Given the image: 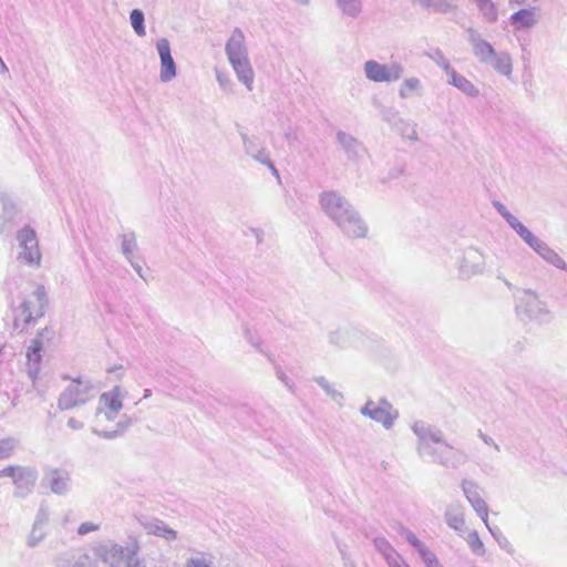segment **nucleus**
Returning <instances> with one entry per match:
<instances>
[{
  "mask_svg": "<svg viewBox=\"0 0 567 567\" xmlns=\"http://www.w3.org/2000/svg\"><path fill=\"white\" fill-rule=\"evenodd\" d=\"M319 204L324 214L348 238H364L368 224L353 205L337 190H324L319 195Z\"/></svg>",
  "mask_w": 567,
  "mask_h": 567,
  "instance_id": "nucleus-1",
  "label": "nucleus"
},
{
  "mask_svg": "<svg viewBox=\"0 0 567 567\" xmlns=\"http://www.w3.org/2000/svg\"><path fill=\"white\" fill-rule=\"evenodd\" d=\"M91 550L109 567H146L145 559L140 556V542L135 537H128L124 546L111 539L97 542Z\"/></svg>",
  "mask_w": 567,
  "mask_h": 567,
  "instance_id": "nucleus-2",
  "label": "nucleus"
},
{
  "mask_svg": "<svg viewBox=\"0 0 567 567\" xmlns=\"http://www.w3.org/2000/svg\"><path fill=\"white\" fill-rule=\"evenodd\" d=\"M225 52L238 81L243 83L248 91H252L255 72L248 56L246 38L240 28H235L231 31L225 44Z\"/></svg>",
  "mask_w": 567,
  "mask_h": 567,
  "instance_id": "nucleus-3",
  "label": "nucleus"
},
{
  "mask_svg": "<svg viewBox=\"0 0 567 567\" xmlns=\"http://www.w3.org/2000/svg\"><path fill=\"white\" fill-rule=\"evenodd\" d=\"M427 455L432 461L446 467L456 470L467 462V454L450 445L441 430L427 426Z\"/></svg>",
  "mask_w": 567,
  "mask_h": 567,
  "instance_id": "nucleus-4",
  "label": "nucleus"
},
{
  "mask_svg": "<svg viewBox=\"0 0 567 567\" xmlns=\"http://www.w3.org/2000/svg\"><path fill=\"white\" fill-rule=\"evenodd\" d=\"M48 303L47 290L39 285L34 291L25 296L19 307L13 311V324L16 329L23 331L31 323L43 317Z\"/></svg>",
  "mask_w": 567,
  "mask_h": 567,
  "instance_id": "nucleus-5",
  "label": "nucleus"
},
{
  "mask_svg": "<svg viewBox=\"0 0 567 567\" xmlns=\"http://www.w3.org/2000/svg\"><path fill=\"white\" fill-rule=\"evenodd\" d=\"M97 393V386L89 378L78 377L72 379L70 384L60 394L58 409L68 411L80 408L95 399Z\"/></svg>",
  "mask_w": 567,
  "mask_h": 567,
  "instance_id": "nucleus-6",
  "label": "nucleus"
},
{
  "mask_svg": "<svg viewBox=\"0 0 567 567\" xmlns=\"http://www.w3.org/2000/svg\"><path fill=\"white\" fill-rule=\"evenodd\" d=\"M515 311L522 320L548 322L551 313L545 301L532 289H516L514 292Z\"/></svg>",
  "mask_w": 567,
  "mask_h": 567,
  "instance_id": "nucleus-7",
  "label": "nucleus"
},
{
  "mask_svg": "<svg viewBox=\"0 0 567 567\" xmlns=\"http://www.w3.org/2000/svg\"><path fill=\"white\" fill-rule=\"evenodd\" d=\"M361 415L380 423L385 430L393 427L399 417V411L385 398L379 401L367 400L360 409Z\"/></svg>",
  "mask_w": 567,
  "mask_h": 567,
  "instance_id": "nucleus-8",
  "label": "nucleus"
},
{
  "mask_svg": "<svg viewBox=\"0 0 567 567\" xmlns=\"http://www.w3.org/2000/svg\"><path fill=\"white\" fill-rule=\"evenodd\" d=\"M18 259L30 266H39L41 254L35 230L29 226L23 227L17 234Z\"/></svg>",
  "mask_w": 567,
  "mask_h": 567,
  "instance_id": "nucleus-9",
  "label": "nucleus"
},
{
  "mask_svg": "<svg viewBox=\"0 0 567 567\" xmlns=\"http://www.w3.org/2000/svg\"><path fill=\"white\" fill-rule=\"evenodd\" d=\"M404 68L399 62H391L389 64L379 63L375 60H368L363 64V72L365 78L372 82H396L403 75Z\"/></svg>",
  "mask_w": 567,
  "mask_h": 567,
  "instance_id": "nucleus-10",
  "label": "nucleus"
},
{
  "mask_svg": "<svg viewBox=\"0 0 567 567\" xmlns=\"http://www.w3.org/2000/svg\"><path fill=\"white\" fill-rule=\"evenodd\" d=\"M363 333L357 327H338L328 334L329 343L338 349L359 348L363 343Z\"/></svg>",
  "mask_w": 567,
  "mask_h": 567,
  "instance_id": "nucleus-11",
  "label": "nucleus"
},
{
  "mask_svg": "<svg viewBox=\"0 0 567 567\" xmlns=\"http://www.w3.org/2000/svg\"><path fill=\"white\" fill-rule=\"evenodd\" d=\"M484 268V256L478 249L474 247H467L463 250L458 262V271L461 277L470 279L473 276L482 274Z\"/></svg>",
  "mask_w": 567,
  "mask_h": 567,
  "instance_id": "nucleus-12",
  "label": "nucleus"
},
{
  "mask_svg": "<svg viewBox=\"0 0 567 567\" xmlns=\"http://www.w3.org/2000/svg\"><path fill=\"white\" fill-rule=\"evenodd\" d=\"M462 489L463 493L473 507V509L476 512V514L482 518V520L485 523L488 530L494 535V530L488 525V507L485 503V501L480 495V486L470 480H463L462 481Z\"/></svg>",
  "mask_w": 567,
  "mask_h": 567,
  "instance_id": "nucleus-13",
  "label": "nucleus"
},
{
  "mask_svg": "<svg viewBox=\"0 0 567 567\" xmlns=\"http://www.w3.org/2000/svg\"><path fill=\"white\" fill-rule=\"evenodd\" d=\"M156 50L161 60L159 79L167 83L177 75V66L172 56L171 44L166 38H161L156 42Z\"/></svg>",
  "mask_w": 567,
  "mask_h": 567,
  "instance_id": "nucleus-14",
  "label": "nucleus"
},
{
  "mask_svg": "<svg viewBox=\"0 0 567 567\" xmlns=\"http://www.w3.org/2000/svg\"><path fill=\"white\" fill-rule=\"evenodd\" d=\"M71 477L70 474L60 468L47 470L42 483L56 495H64L69 492Z\"/></svg>",
  "mask_w": 567,
  "mask_h": 567,
  "instance_id": "nucleus-15",
  "label": "nucleus"
},
{
  "mask_svg": "<svg viewBox=\"0 0 567 567\" xmlns=\"http://www.w3.org/2000/svg\"><path fill=\"white\" fill-rule=\"evenodd\" d=\"M100 404L102 408L97 409V413L102 412L104 409L106 420L114 421L123 408L121 388L116 385L112 390L102 393Z\"/></svg>",
  "mask_w": 567,
  "mask_h": 567,
  "instance_id": "nucleus-16",
  "label": "nucleus"
},
{
  "mask_svg": "<svg viewBox=\"0 0 567 567\" xmlns=\"http://www.w3.org/2000/svg\"><path fill=\"white\" fill-rule=\"evenodd\" d=\"M138 523L150 535L162 537L167 542H173L177 538V532L158 518L142 516L138 518Z\"/></svg>",
  "mask_w": 567,
  "mask_h": 567,
  "instance_id": "nucleus-17",
  "label": "nucleus"
},
{
  "mask_svg": "<svg viewBox=\"0 0 567 567\" xmlns=\"http://www.w3.org/2000/svg\"><path fill=\"white\" fill-rule=\"evenodd\" d=\"M37 480L38 472L34 468L21 466L13 481V484L16 486V496H28L35 486Z\"/></svg>",
  "mask_w": 567,
  "mask_h": 567,
  "instance_id": "nucleus-18",
  "label": "nucleus"
},
{
  "mask_svg": "<svg viewBox=\"0 0 567 567\" xmlns=\"http://www.w3.org/2000/svg\"><path fill=\"white\" fill-rule=\"evenodd\" d=\"M336 137L349 161H358L364 155V146L353 135L339 131Z\"/></svg>",
  "mask_w": 567,
  "mask_h": 567,
  "instance_id": "nucleus-19",
  "label": "nucleus"
},
{
  "mask_svg": "<svg viewBox=\"0 0 567 567\" xmlns=\"http://www.w3.org/2000/svg\"><path fill=\"white\" fill-rule=\"evenodd\" d=\"M374 547L382 555L389 567H410L384 537L373 539Z\"/></svg>",
  "mask_w": 567,
  "mask_h": 567,
  "instance_id": "nucleus-20",
  "label": "nucleus"
},
{
  "mask_svg": "<svg viewBox=\"0 0 567 567\" xmlns=\"http://www.w3.org/2000/svg\"><path fill=\"white\" fill-rule=\"evenodd\" d=\"M42 341L39 339L31 340L27 350L28 374L34 381L39 374L41 362Z\"/></svg>",
  "mask_w": 567,
  "mask_h": 567,
  "instance_id": "nucleus-21",
  "label": "nucleus"
},
{
  "mask_svg": "<svg viewBox=\"0 0 567 567\" xmlns=\"http://www.w3.org/2000/svg\"><path fill=\"white\" fill-rule=\"evenodd\" d=\"M447 83L460 90L462 93L470 97L480 95V90L465 76L458 74L455 70L451 71L447 75Z\"/></svg>",
  "mask_w": 567,
  "mask_h": 567,
  "instance_id": "nucleus-22",
  "label": "nucleus"
},
{
  "mask_svg": "<svg viewBox=\"0 0 567 567\" xmlns=\"http://www.w3.org/2000/svg\"><path fill=\"white\" fill-rule=\"evenodd\" d=\"M534 251L543 258L546 262L553 265L554 267L567 271V262L554 250L551 249L545 241H540L535 248Z\"/></svg>",
  "mask_w": 567,
  "mask_h": 567,
  "instance_id": "nucleus-23",
  "label": "nucleus"
},
{
  "mask_svg": "<svg viewBox=\"0 0 567 567\" xmlns=\"http://www.w3.org/2000/svg\"><path fill=\"white\" fill-rule=\"evenodd\" d=\"M445 522L452 529L462 533L465 528L464 509L460 503L451 504L445 512Z\"/></svg>",
  "mask_w": 567,
  "mask_h": 567,
  "instance_id": "nucleus-24",
  "label": "nucleus"
},
{
  "mask_svg": "<svg viewBox=\"0 0 567 567\" xmlns=\"http://www.w3.org/2000/svg\"><path fill=\"white\" fill-rule=\"evenodd\" d=\"M488 64L502 75L509 76L512 74V59L506 52H495Z\"/></svg>",
  "mask_w": 567,
  "mask_h": 567,
  "instance_id": "nucleus-25",
  "label": "nucleus"
},
{
  "mask_svg": "<svg viewBox=\"0 0 567 567\" xmlns=\"http://www.w3.org/2000/svg\"><path fill=\"white\" fill-rule=\"evenodd\" d=\"M121 239V251L126 260H131L137 257L138 246L136 236L133 231L122 234Z\"/></svg>",
  "mask_w": 567,
  "mask_h": 567,
  "instance_id": "nucleus-26",
  "label": "nucleus"
},
{
  "mask_svg": "<svg viewBox=\"0 0 567 567\" xmlns=\"http://www.w3.org/2000/svg\"><path fill=\"white\" fill-rule=\"evenodd\" d=\"M509 226L533 250L542 241V239L536 237L518 218Z\"/></svg>",
  "mask_w": 567,
  "mask_h": 567,
  "instance_id": "nucleus-27",
  "label": "nucleus"
},
{
  "mask_svg": "<svg viewBox=\"0 0 567 567\" xmlns=\"http://www.w3.org/2000/svg\"><path fill=\"white\" fill-rule=\"evenodd\" d=\"M511 20L518 27L530 28L537 22L535 9H520L512 14Z\"/></svg>",
  "mask_w": 567,
  "mask_h": 567,
  "instance_id": "nucleus-28",
  "label": "nucleus"
},
{
  "mask_svg": "<svg viewBox=\"0 0 567 567\" xmlns=\"http://www.w3.org/2000/svg\"><path fill=\"white\" fill-rule=\"evenodd\" d=\"M482 17L489 23L497 21L498 12L492 0H474Z\"/></svg>",
  "mask_w": 567,
  "mask_h": 567,
  "instance_id": "nucleus-29",
  "label": "nucleus"
},
{
  "mask_svg": "<svg viewBox=\"0 0 567 567\" xmlns=\"http://www.w3.org/2000/svg\"><path fill=\"white\" fill-rule=\"evenodd\" d=\"M421 89L422 83L417 78H409L400 85L399 95L402 99H408L419 93Z\"/></svg>",
  "mask_w": 567,
  "mask_h": 567,
  "instance_id": "nucleus-30",
  "label": "nucleus"
},
{
  "mask_svg": "<svg viewBox=\"0 0 567 567\" xmlns=\"http://www.w3.org/2000/svg\"><path fill=\"white\" fill-rule=\"evenodd\" d=\"M474 55L482 62V63H489L491 58L495 54V50L492 47V44L487 41L478 42L476 45L473 47Z\"/></svg>",
  "mask_w": 567,
  "mask_h": 567,
  "instance_id": "nucleus-31",
  "label": "nucleus"
},
{
  "mask_svg": "<svg viewBox=\"0 0 567 567\" xmlns=\"http://www.w3.org/2000/svg\"><path fill=\"white\" fill-rule=\"evenodd\" d=\"M337 4L343 14L357 18L362 12L361 0H337Z\"/></svg>",
  "mask_w": 567,
  "mask_h": 567,
  "instance_id": "nucleus-32",
  "label": "nucleus"
},
{
  "mask_svg": "<svg viewBox=\"0 0 567 567\" xmlns=\"http://www.w3.org/2000/svg\"><path fill=\"white\" fill-rule=\"evenodd\" d=\"M244 337L260 353H264L265 355H267L269 361L274 362L271 355L268 354L267 351L265 350L264 342H262L261 338L259 337V334L255 330H252L250 327L246 326L244 328Z\"/></svg>",
  "mask_w": 567,
  "mask_h": 567,
  "instance_id": "nucleus-33",
  "label": "nucleus"
},
{
  "mask_svg": "<svg viewBox=\"0 0 567 567\" xmlns=\"http://www.w3.org/2000/svg\"><path fill=\"white\" fill-rule=\"evenodd\" d=\"M315 382L331 398L332 401L339 405L342 404L343 394L336 390L324 377L315 378Z\"/></svg>",
  "mask_w": 567,
  "mask_h": 567,
  "instance_id": "nucleus-34",
  "label": "nucleus"
},
{
  "mask_svg": "<svg viewBox=\"0 0 567 567\" xmlns=\"http://www.w3.org/2000/svg\"><path fill=\"white\" fill-rule=\"evenodd\" d=\"M14 212V205L9 199L0 196V231L12 219Z\"/></svg>",
  "mask_w": 567,
  "mask_h": 567,
  "instance_id": "nucleus-35",
  "label": "nucleus"
},
{
  "mask_svg": "<svg viewBox=\"0 0 567 567\" xmlns=\"http://www.w3.org/2000/svg\"><path fill=\"white\" fill-rule=\"evenodd\" d=\"M130 20L132 28L138 37H144L146 34L145 25H144V13L140 9H134L131 11Z\"/></svg>",
  "mask_w": 567,
  "mask_h": 567,
  "instance_id": "nucleus-36",
  "label": "nucleus"
},
{
  "mask_svg": "<svg viewBox=\"0 0 567 567\" xmlns=\"http://www.w3.org/2000/svg\"><path fill=\"white\" fill-rule=\"evenodd\" d=\"M465 540L475 555L483 556L485 554L484 544L481 540L477 532H468V534L465 537Z\"/></svg>",
  "mask_w": 567,
  "mask_h": 567,
  "instance_id": "nucleus-37",
  "label": "nucleus"
},
{
  "mask_svg": "<svg viewBox=\"0 0 567 567\" xmlns=\"http://www.w3.org/2000/svg\"><path fill=\"white\" fill-rule=\"evenodd\" d=\"M457 0H427V8L440 13L451 12L456 8Z\"/></svg>",
  "mask_w": 567,
  "mask_h": 567,
  "instance_id": "nucleus-38",
  "label": "nucleus"
},
{
  "mask_svg": "<svg viewBox=\"0 0 567 567\" xmlns=\"http://www.w3.org/2000/svg\"><path fill=\"white\" fill-rule=\"evenodd\" d=\"M47 536V530L32 525V528L27 537L25 544L29 548H35Z\"/></svg>",
  "mask_w": 567,
  "mask_h": 567,
  "instance_id": "nucleus-39",
  "label": "nucleus"
},
{
  "mask_svg": "<svg viewBox=\"0 0 567 567\" xmlns=\"http://www.w3.org/2000/svg\"><path fill=\"white\" fill-rule=\"evenodd\" d=\"M241 138L245 153L252 158L261 146L256 138L249 137L247 134H241Z\"/></svg>",
  "mask_w": 567,
  "mask_h": 567,
  "instance_id": "nucleus-40",
  "label": "nucleus"
},
{
  "mask_svg": "<svg viewBox=\"0 0 567 567\" xmlns=\"http://www.w3.org/2000/svg\"><path fill=\"white\" fill-rule=\"evenodd\" d=\"M398 131H400L403 138L409 141L417 140L416 131L413 124L404 121H400L396 124Z\"/></svg>",
  "mask_w": 567,
  "mask_h": 567,
  "instance_id": "nucleus-41",
  "label": "nucleus"
},
{
  "mask_svg": "<svg viewBox=\"0 0 567 567\" xmlns=\"http://www.w3.org/2000/svg\"><path fill=\"white\" fill-rule=\"evenodd\" d=\"M402 536L413 546L417 549L421 558L425 561V547L424 545L417 539V537L408 529L402 530Z\"/></svg>",
  "mask_w": 567,
  "mask_h": 567,
  "instance_id": "nucleus-42",
  "label": "nucleus"
},
{
  "mask_svg": "<svg viewBox=\"0 0 567 567\" xmlns=\"http://www.w3.org/2000/svg\"><path fill=\"white\" fill-rule=\"evenodd\" d=\"M427 55L445 72L446 75L454 70L440 50H435L432 54Z\"/></svg>",
  "mask_w": 567,
  "mask_h": 567,
  "instance_id": "nucleus-43",
  "label": "nucleus"
},
{
  "mask_svg": "<svg viewBox=\"0 0 567 567\" xmlns=\"http://www.w3.org/2000/svg\"><path fill=\"white\" fill-rule=\"evenodd\" d=\"M49 519H50V512H49L48 507L41 506L35 514L32 525L45 529V527L49 523Z\"/></svg>",
  "mask_w": 567,
  "mask_h": 567,
  "instance_id": "nucleus-44",
  "label": "nucleus"
},
{
  "mask_svg": "<svg viewBox=\"0 0 567 567\" xmlns=\"http://www.w3.org/2000/svg\"><path fill=\"white\" fill-rule=\"evenodd\" d=\"M185 567H213V563L204 556H192L186 560Z\"/></svg>",
  "mask_w": 567,
  "mask_h": 567,
  "instance_id": "nucleus-45",
  "label": "nucleus"
},
{
  "mask_svg": "<svg viewBox=\"0 0 567 567\" xmlns=\"http://www.w3.org/2000/svg\"><path fill=\"white\" fill-rule=\"evenodd\" d=\"M216 80L219 84V86L224 90V91H230L231 90V86H233V82H231V79L229 78V75L223 71H219V70H216Z\"/></svg>",
  "mask_w": 567,
  "mask_h": 567,
  "instance_id": "nucleus-46",
  "label": "nucleus"
},
{
  "mask_svg": "<svg viewBox=\"0 0 567 567\" xmlns=\"http://www.w3.org/2000/svg\"><path fill=\"white\" fill-rule=\"evenodd\" d=\"M16 449V442L13 440H1L0 441V458L9 456Z\"/></svg>",
  "mask_w": 567,
  "mask_h": 567,
  "instance_id": "nucleus-47",
  "label": "nucleus"
},
{
  "mask_svg": "<svg viewBox=\"0 0 567 567\" xmlns=\"http://www.w3.org/2000/svg\"><path fill=\"white\" fill-rule=\"evenodd\" d=\"M277 378L290 390L293 391V382L288 378L285 371L279 365H275Z\"/></svg>",
  "mask_w": 567,
  "mask_h": 567,
  "instance_id": "nucleus-48",
  "label": "nucleus"
},
{
  "mask_svg": "<svg viewBox=\"0 0 567 567\" xmlns=\"http://www.w3.org/2000/svg\"><path fill=\"white\" fill-rule=\"evenodd\" d=\"M100 529V525L99 524H95V523H92V522H85V523H82L79 527H78V534L83 536V535H86L91 532H96Z\"/></svg>",
  "mask_w": 567,
  "mask_h": 567,
  "instance_id": "nucleus-49",
  "label": "nucleus"
},
{
  "mask_svg": "<svg viewBox=\"0 0 567 567\" xmlns=\"http://www.w3.org/2000/svg\"><path fill=\"white\" fill-rule=\"evenodd\" d=\"M126 426L127 425L122 427V431H100V430H96V429H92V432L94 434H96L97 436H100V437H103V439H106V440H112V439L117 437L125 430Z\"/></svg>",
  "mask_w": 567,
  "mask_h": 567,
  "instance_id": "nucleus-50",
  "label": "nucleus"
},
{
  "mask_svg": "<svg viewBox=\"0 0 567 567\" xmlns=\"http://www.w3.org/2000/svg\"><path fill=\"white\" fill-rule=\"evenodd\" d=\"M56 567H96L94 564L89 561H69V560H60L56 564Z\"/></svg>",
  "mask_w": 567,
  "mask_h": 567,
  "instance_id": "nucleus-51",
  "label": "nucleus"
},
{
  "mask_svg": "<svg viewBox=\"0 0 567 567\" xmlns=\"http://www.w3.org/2000/svg\"><path fill=\"white\" fill-rule=\"evenodd\" d=\"M252 158L265 166H267V164L271 162L269 153L265 147H261Z\"/></svg>",
  "mask_w": 567,
  "mask_h": 567,
  "instance_id": "nucleus-52",
  "label": "nucleus"
},
{
  "mask_svg": "<svg viewBox=\"0 0 567 567\" xmlns=\"http://www.w3.org/2000/svg\"><path fill=\"white\" fill-rule=\"evenodd\" d=\"M21 466H8L0 471V477H11L13 481Z\"/></svg>",
  "mask_w": 567,
  "mask_h": 567,
  "instance_id": "nucleus-53",
  "label": "nucleus"
},
{
  "mask_svg": "<svg viewBox=\"0 0 567 567\" xmlns=\"http://www.w3.org/2000/svg\"><path fill=\"white\" fill-rule=\"evenodd\" d=\"M478 437L487 445H492L497 452L501 451L499 445L487 434L483 433L482 430H478L477 432Z\"/></svg>",
  "mask_w": 567,
  "mask_h": 567,
  "instance_id": "nucleus-54",
  "label": "nucleus"
},
{
  "mask_svg": "<svg viewBox=\"0 0 567 567\" xmlns=\"http://www.w3.org/2000/svg\"><path fill=\"white\" fill-rule=\"evenodd\" d=\"M127 262L133 267V269L136 271V274L143 279V280H146V277H145V272L143 270V267L142 265L140 264V261L137 260V257L131 259V260H127Z\"/></svg>",
  "mask_w": 567,
  "mask_h": 567,
  "instance_id": "nucleus-55",
  "label": "nucleus"
},
{
  "mask_svg": "<svg viewBox=\"0 0 567 567\" xmlns=\"http://www.w3.org/2000/svg\"><path fill=\"white\" fill-rule=\"evenodd\" d=\"M467 33H468V41L472 43L473 47L476 45L478 42L484 41L482 39L481 34L478 33V31L473 28H470L467 30Z\"/></svg>",
  "mask_w": 567,
  "mask_h": 567,
  "instance_id": "nucleus-56",
  "label": "nucleus"
},
{
  "mask_svg": "<svg viewBox=\"0 0 567 567\" xmlns=\"http://www.w3.org/2000/svg\"><path fill=\"white\" fill-rule=\"evenodd\" d=\"M497 213L507 221L508 225L513 224L514 220L517 218L507 209L505 205L501 207V209Z\"/></svg>",
  "mask_w": 567,
  "mask_h": 567,
  "instance_id": "nucleus-57",
  "label": "nucleus"
},
{
  "mask_svg": "<svg viewBox=\"0 0 567 567\" xmlns=\"http://www.w3.org/2000/svg\"><path fill=\"white\" fill-rule=\"evenodd\" d=\"M413 432L419 436L420 441L422 442L425 439V427L423 422L419 421L415 422L412 426Z\"/></svg>",
  "mask_w": 567,
  "mask_h": 567,
  "instance_id": "nucleus-58",
  "label": "nucleus"
},
{
  "mask_svg": "<svg viewBox=\"0 0 567 567\" xmlns=\"http://www.w3.org/2000/svg\"><path fill=\"white\" fill-rule=\"evenodd\" d=\"M526 340L525 339H516L512 343V349L514 353H519L525 349Z\"/></svg>",
  "mask_w": 567,
  "mask_h": 567,
  "instance_id": "nucleus-59",
  "label": "nucleus"
},
{
  "mask_svg": "<svg viewBox=\"0 0 567 567\" xmlns=\"http://www.w3.org/2000/svg\"><path fill=\"white\" fill-rule=\"evenodd\" d=\"M427 567H443L436 556L427 550Z\"/></svg>",
  "mask_w": 567,
  "mask_h": 567,
  "instance_id": "nucleus-60",
  "label": "nucleus"
},
{
  "mask_svg": "<svg viewBox=\"0 0 567 567\" xmlns=\"http://www.w3.org/2000/svg\"><path fill=\"white\" fill-rule=\"evenodd\" d=\"M68 426L72 430H81L83 429L84 424L83 422L76 420L75 417H70L68 420Z\"/></svg>",
  "mask_w": 567,
  "mask_h": 567,
  "instance_id": "nucleus-61",
  "label": "nucleus"
},
{
  "mask_svg": "<svg viewBox=\"0 0 567 567\" xmlns=\"http://www.w3.org/2000/svg\"><path fill=\"white\" fill-rule=\"evenodd\" d=\"M382 116L385 121L391 122L394 118L395 113L392 110H383Z\"/></svg>",
  "mask_w": 567,
  "mask_h": 567,
  "instance_id": "nucleus-62",
  "label": "nucleus"
},
{
  "mask_svg": "<svg viewBox=\"0 0 567 567\" xmlns=\"http://www.w3.org/2000/svg\"><path fill=\"white\" fill-rule=\"evenodd\" d=\"M267 167L270 169L271 174H272L275 177H277L278 179L280 178V176H279V172H278V169L276 168V166H275V164H274V162H272V161H271V162H269V163L267 164Z\"/></svg>",
  "mask_w": 567,
  "mask_h": 567,
  "instance_id": "nucleus-63",
  "label": "nucleus"
},
{
  "mask_svg": "<svg viewBox=\"0 0 567 567\" xmlns=\"http://www.w3.org/2000/svg\"><path fill=\"white\" fill-rule=\"evenodd\" d=\"M267 167L270 169L271 174H272L275 177H277L278 179L280 178V176H279V172H278V169L276 168V166H275V164H274V162H272V161H271V162H269V163L267 164Z\"/></svg>",
  "mask_w": 567,
  "mask_h": 567,
  "instance_id": "nucleus-64",
  "label": "nucleus"
}]
</instances>
